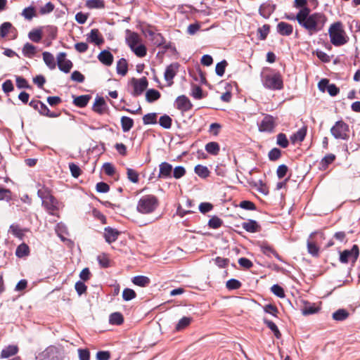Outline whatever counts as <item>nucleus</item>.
I'll return each mask as SVG.
<instances>
[{
    "instance_id": "1",
    "label": "nucleus",
    "mask_w": 360,
    "mask_h": 360,
    "mask_svg": "<svg viewBox=\"0 0 360 360\" xmlns=\"http://www.w3.org/2000/svg\"><path fill=\"white\" fill-rule=\"evenodd\" d=\"M290 20H297L299 25L304 28L309 35L321 32L327 20L326 15L321 12L310 13L309 8L300 10L295 17H287Z\"/></svg>"
},
{
    "instance_id": "2",
    "label": "nucleus",
    "mask_w": 360,
    "mask_h": 360,
    "mask_svg": "<svg viewBox=\"0 0 360 360\" xmlns=\"http://www.w3.org/2000/svg\"><path fill=\"white\" fill-rule=\"evenodd\" d=\"M328 34L330 42L335 46H342L348 41V37L344 30L343 25L340 21L330 25Z\"/></svg>"
},
{
    "instance_id": "3",
    "label": "nucleus",
    "mask_w": 360,
    "mask_h": 360,
    "mask_svg": "<svg viewBox=\"0 0 360 360\" xmlns=\"http://www.w3.org/2000/svg\"><path fill=\"white\" fill-rule=\"evenodd\" d=\"M262 82L264 86L270 90H281L283 88L281 75L272 70L262 73Z\"/></svg>"
},
{
    "instance_id": "4",
    "label": "nucleus",
    "mask_w": 360,
    "mask_h": 360,
    "mask_svg": "<svg viewBox=\"0 0 360 360\" xmlns=\"http://www.w3.org/2000/svg\"><path fill=\"white\" fill-rule=\"evenodd\" d=\"M159 201L153 195L142 196L137 202L136 210L143 214H148L153 212L158 207Z\"/></svg>"
},
{
    "instance_id": "5",
    "label": "nucleus",
    "mask_w": 360,
    "mask_h": 360,
    "mask_svg": "<svg viewBox=\"0 0 360 360\" xmlns=\"http://www.w3.org/2000/svg\"><path fill=\"white\" fill-rule=\"evenodd\" d=\"M349 126L343 121H338L330 129L331 134L339 139L347 140L349 138Z\"/></svg>"
},
{
    "instance_id": "6",
    "label": "nucleus",
    "mask_w": 360,
    "mask_h": 360,
    "mask_svg": "<svg viewBox=\"0 0 360 360\" xmlns=\"http://www.w3.org/2000/svg\"><path fill=\"white\" fill-rule=\"evenodd\" d=\"M359 256V248L354 245L352 249L345 250L340 253V261L342 263L354 262Z\"/></svg>"
},
{
    "instance_id": "7",
    "label": "nucleus",
    "mask_w": 360,
    "mask_h": 360,
    "mask_svg": "<svg viewBox=\"0 0 360 360\" xmlns=\"http://www.w3.org/2000/svg\"><path fill=\"white\" fill-rule=\"evenodd\" d=\"M29 105L34 109L38 110V112L42 115L49 117H56L58 116L56 113L51 112L48 107L40 101L32 100L30 102Z\"/></svg>"
},
{
    "instance_id": "8",
    "label": "nucleus",
    "mask_w": 360,
    "mask_h": 360,
    "mask_svg": "<svg viewBox=\"0 0 360 360\" xmlns=\"http://www.w3.org/2000/svg\"><path fill=\"white\" fill-rule=\"evenodd\" d=\"M56 59L59 70L65 73L70 72L72 68V63L66 58V53L65 52L59 53L57 55Z\"/></svg>"
},
{
    "instance_id": "9",
    "label": "nucleus",
    "mask_w": 360,
    "mask_h": 360,
    "mask_svg": "<svg viewBox=\"0 0 360 360\" xmlns=\"http://www.w3.org/2000/svg\"><path fill=\"white\" fill-rule=\"evenodd\" d=\"M179 64L178 63H173L166 68L164 77L167 81L168 86H172L174 83L173 79L177 74L179 68Z\"/></svg>"
},
{
    "instance_id": "10",
    "label": "nucleus",
    "mask_w": 360,
    "mask_h": 360,
    "mask_svg": "<svg viewBox=\"0 0 360 360\" xmlns=\"http://www.w3.org/2000/svg\"><path fill=\"white\" fill-rule=\"evenodd\" d=\"M275 127V118L270 115H266L259 125V129L260 131L271 132Z\"/></svg>"
},
{
    "instance_id": "11",
    "label": "nucleus",
    "mask_w": 360,
    "mask_h": 360,
    "mask_svg": "<svg viewBox=\"0 0 360 360\" xmlns=\"http://www.w3.org/2000/svg\"><path fill=\"white\" fill-rule=\"evenodd\" d=\"M132 84L134 86V96L141 95L148 86V80L143 77L140 79H132Z\"/></svg>"
},
{
    "instance_id": "12",
    "label": "nucleus",
    "mask_w": 360,
    "mask_h": 360,
    "mask_svg": "<svg viewBox=\"0 0 360 360\" xmlns=\"http://www.w3.org/2000/svg\"><path fill=\"white\" fill-rule=\"evenodd\" d=\"M173 167L167 162H163L159 165L158 177L160 179H170L172 177Z\"/></svg>"
},
{
    "instance_id": "13",
    "label": "nucleus",
    "mask_w": 360,
    "mask_h": 360,
    "mask_svg": "<svg viewBox=\"0 0 360 360\" xmlns=\"http://www.w3.org/2000/svg\"><path fill=\"white\" fill-rule=\"evenodd\" d=\"M175 105L178 110L183 112L188 111L192 108L190 100L185 96H179L175 101Z\"/></svg>"
},
{
    "instance_id": "14",
    "label": "nucleus",
    "mask_w": 360,
    "mask_h": 360,
    "mask_svg": "<svg viewBox=\"0 0 360 360\" xmlns=\"http://www.w3.org/2000/svg\"><path fill=\"white\" fill-rule=\"evenodd\" d=\"M45 357L49 360H63V356L59 349L55 346H50L44 352Z\"/></svg>"
},
{
    "instance_id": "15",
    "label": "nucleus",
    "mask_w": 360,
    "mask_h": 360,
    "mask_svg": "<svg viewBox=\"0 0 360 360\" xmlns=\"http://www.w3.org/2000/svg\"><path fill=\"white\" fill-rule=\"evenodd\" d=\"M87 40L89 42L94 43L97 46H100L104 42V39L98 29H93L86 35Z\"/></svg>"
},
{
    "instance_id": "16",
    "label": "nucleus",
    "mask_w": 360,
    "mask_h": 360,
    "mask_svg": "<svg viewBox=\"0 0 360 360\" xmlns=\"http://www.w3.org/2000/svg\"><path fill=\"white\" fill-rule=\"evenodd\" d=\"M42 205L50 214H55L54 212L57 210L58 201L53 195L42 200Z\"/></svg>"
},
{
    "instance_id": "17",
    "label": "nucleus",
    "mask_w": 360,
    "mask_h": 360,
    "mask_svg": "<svg viewBox=\"0 0 360 360\" xmlns=\"http://www.w3.org/2000/svg\"><path fill=\"white\" fill-rule=\"evenodd\" d=\"M276 5L267 1L262 4L259 9L260 15L264 18H268L271 13L274 11Z\"/></svg>"
},
{
    "instance_id": "18",
    "label": "nucleus",
    "mask_w": 360,
    "mask_h": 360,
    "mask_svg": "<svg viewBox=\"0 0 360 360\" xmlns=\"http://www.w3.org/2000/svg\"><path fill=\"white\" fill-rule=\"evenodd\" d=\"M103 236L105 241L110 244L117 239L119 232L116 229L108 226L105 228Z\"/></svg>"
},
{
    "instance_id": "19",
    "label": "nucleus",
    "mask_w": 360,
    "mask_h": 360,
    "mask_svg": "<svg viewBox=\"0 0 360 360\" xmlns=\"http://www.w3.org/2000/svg\"><path fill=\"white\" fill-rule=\"evenodd\" d=\"M98 59L103 65L110 66L112 64L114 58L110 51L103 50L98 54Z\"/></svg>"
},
{
    "instance_id": "20",
    "label": "nucleus",
    "mask_w": 360,
    "mask_h": 360,
    "mask_svg": "<svg viewBox=\"0 0 360 360\" xmlns=\"http://www.w3.org/2000/svg\"><path fill=\"white\" fill-rule=\"evenodd\" d=\"M93 110L100 115L105 113L107 110V105L103 98H96L93 105Z\"/></svg>"
},
{
    "instance_id": "21",
    "label": "nucleus",
    "mask_w": 360,
    "mask_h": 360,
    "mask_svg": "<svg viewBox=\"0 0 360 360\" xmlns=\"http://www.w3.org/2000/svg\"><path fill=\"white\" fill-rule=\"evenodd\" d=\"M277 31L282 36H289L293 32V27L289 23L280 22L277 25Z\"/></svg>"
},
{
    "instance_id": "22",
    "label": "nucleus",
    "mask_w": 360,
    "mask_h": 360,
    "mask_svg": "<svg viewBox=\"0 0 360 360\" xmlns=\"http://www.w3.org/2000/svg\"><path fill=\"white\" fill-rule=\"evenodd\" d=\"M18 352V347L17 345H8L1 352V358L6 359L14 356Z\"/></svg>"
},
{
    "instance_id": "23",
    "label": "nucleus",
    "mask_w": 360,
    "mask_h": 360,
    "mask_svg": "<svg viewBox=\"0 0 360 360\" xmlns=\"http://www.w3.org/2000/svg\"><path fill=\"white\" fill-rule=\"evenodd\" d=\"M43 60L50 70H54L56 67V63L53 55L48 51H44L42 53Z\"/></svg>"
},
{
    "instance_id": "24",
    "label": "nucleus",
    "mask_w": 360,
    "mask_h": 360,
    "mask_svg": "<svg viewBox=\"0 0 360 360\" xmlns=\"http://www.w3.org/2000/svg\"><path fill=\"white\" fill-rule=\"evenodd\" d=\"M316 234V232L311 233L309 236V238L307 240V249L308 252L314 255H318L319 248L313 241L314 236Z\"/></svg>"
},
{
    "instance_id": "25",
    "label": "nucleus",
    "mask_w": 360,
    "mask_h": 360,
    "mask_svg": "<svg viewBox=\"0 0 360 360\" xmlns=\"http://www.w3.org/2000/svg\"><path fill=\"white\" fill-rule=\"evenodd\" d=\"M306 134L307 129L305 127H302L291 136L290 140L293 143H295L296 142H302L304 139Z\"/></svg>"
},
{
    "instance_id": "26",
    "label": "nucleus",
    "mask_w": 360,
    "mask_h": 360,
    "mask_svg": "<svg viewBox=\"0 0 360 360\" xmlns=\"http://www.w3.org/2000/svg\"><path fill=\"white\" fill-rule=\"evenodd\" d=\"M260 248H261V250L262 252L267 255V256H270L271 255H273L276 258H277L278 259L281 260V257L279 256V255L276 252V251L269 245H268L267 243H262L260 246Z\"/></svg>"
},
{
    "instance_id": "27",
    "label": "nucleus",
    "mask_w": 360,
    "mask_h": 360,
    "mask_svg": "<svg viewBox=\"0 0 360 360\" xmlns=\"http://www.w3.org/2000/svg\"><path fill=\"white\" fill-rule=\"evenodd\" d=\"M128 72V64L124 58H120L117 63V74L124 76Z\"/></svg>"
},
{
    "instance_id": "28",
    "label": "nucleus",
    "mask_w": 360,
    "mask_h": 360,
    "mask_svg": "<svg viewBox=\"0 0 360 360\" xmlns=\"http://www.w3.org/2000/svg\"><path fill=\"white\" fill-rule=\"evenodd\" d=\"M90 98L91 96L89 95L79 96L74 98L73 103L79 108H84L88 104Z\"/></svg>"
},
{
    "instance_id": "29",
    "label": "nucleus",
    "mask_w": 360,
    "mask_h": 360,
    "mask_svg": "<svg viewBox=\"0 0 360 360\" xmlns=\"http://www.w3.org/2000/svg\"><path fill=\"white\" fill-rule=\"evenodd\" d=\"M349 314V312L346 309H340L333 313L332 317L335 321H342L347 319Z\"/></svg>"
},
{
    "instance_id": "30",
    "label": "nucleus",
    "mask_w": 360,
    "mask_h": 360,
    "mask_svg": "<svg viewBox=\"0 0 360 360\" xmlns=\"http://www.w3.org/2000/svg\"><path fill=\"white\" fill-rule=\"evenodd\" d=\"M36 52V47L30 43H26L22 48V53L27 58H32Z\"/></svg>"
},
{
    "instance_id": "31",
    "label": "nucleus",
    "mask_w": 360,
    "mask_h": 360,
    "mask_svg": "<svg viewBox=\"0 0 360 360\" xmlns=\"http://www.w3.org/2000/svg\"><path fill=\"white\" fill-rule=\"evenodd\" d=\"M192 321L191 317L184 316L181 318L175 326L176 331H181L188 327Z\"/></svg>"
},
{
    "instance_id": "32",
    "label": "nucleus",
    "mask_w": 360,
    "mask_h": 360,
    "mask_svg": "<svg viewBox=\"0 0 360 360\" xmlns=\"http://www.w3.org/2000/svg\"><path fill=\"white\" fill-rule=\"evenodd\" d=\"M320 310V308L315 305V304H307L302 309L303 315H310L317 313Z\"/></svg>"
},
{
    "instance_id": "33",
    "label": "nucleus",
    "mask_w": 360,
    "mask_h": 360,
    "mask_svg": "<svg viewBox=\"0 0 360 360\" xmlns=\"http://www.w3.org/2000/svg\"><path fill=\"white\" fill-rule=\"evenodd\" d=\"M160 97V93L155 89H149L146 93V99L148 102L152 103L158 100Z\"/></svg>"
},
{
    "instance_id": "34",
    "label": "nucleus",
    "mask_w": 360,
    "mask_h": 360,
    "mask_svg": "<svg viewBox=\"0 0 360 360\" xmlns=\"http://www.w3.org/2000/svg\"><path fill=\"white\" fill-rule=\"evenodd\" d=\"M121 125L123 131L127 132L133 127L134 121L129 117L123 116L121 118Z\"/></svg>"
},
{
    "instance_id": "35",
    "label": "nucleus",
    "mask_w": 360,
    "mask_h": 360,
    "mask_svg": "<svg viewBox=\"0 0 360 360\" xmlns=\"http://www.w3.org/2000/svg\"><path fill=\"white\" fill-rule=\"evenodd\" d=\"M132 282L136 285L145 287L150 283V279L147 276H136L133 278Z\"/></svg>"
},
{
    "instance_id": "36",
    "label": "nucleus",
    "mask_w": 360,
    "mask_h": 360,
    "mask_svg": "<svg viewBox=\"0 0 360 360\" xmlns=\"http://www.w3.org/2000/svg\"><path fill=\"white\" fill-rule=\"evenodd\" d=\"M242 227L250 233H255L258 231V224L254 220H250L247 222H244L242 224Z\"/></svg>"
},
{
    "instance_id": "37",
    "label": "nucleus",
    "mask_w": 360,
    "mask_h": 360,
    "mask_svg": "<svg viewBox=\"0 0 360 360\" xmlns=\"http://www.w3.org/2000/svg\"><path fill=\"white\" fill-rule=\"evenodd\" d=\"M252 186L259 193L267 195L269 193V188L266 184H264L262 180H259L257 181H255L252 183Z\"/></svg>"
},
{
    "instance_id": "38",
    "label": "nucleus",
    "mask_w": 360,
    "mask_h": 360,
    "mask_svg": "<svg viewBox=\"0 0 360 360\" xmlns=\"http://www.w3.org/2000/svg\"><path fill=\"white\" fill-rule=\"evenodd\" d=\"M205 150L208 153L216 155L219 153L220 148L218 143L212 141L206 144Z\"/></svg>"
},
{
    "instance_id": "39",
    "label": "nucleus",
    "mask_w": 360,
    "mask_h": 360,
    "mask_svg": "<svg viewBox=\"0 0 360 360\" xmlns=\"http://www.w3.org/2000/svg\"><path fill=\"white\" fill-rule=\"evenodd\" d=\"M30 253V249L27 244L22 243L17 248L15 255L18 257H23L27 256Z\"/></svg>"
},
{
    "instance_id": "40",
    "label": "nucleus",
    "mask_w": 360,
    "mask_h": 360,
    "mask_svg": "<svg viewBox=\"0 0 360 360\" xmlns=\"http://www.w3.org/2000/svg\"><path fill=\"white\" fill-rule=\"evenodd\" d=\"M140 41L141 39L139 36L135 32L130 33V34L127 38V44L131 49L139 44Z\"/></svg>"
},
{
    "instance_id": "41",
    "label": "nucleus",
    "mask_w": 360,
    "mask_h": 360,
    "mask_svg": "<svg viewBox=\"0 0 360 360\" xmlns=\"http://www.w3.org/2000/svg\"><path fill=\"white\" fill-rule=\"evenodd\" d=\"M335 160V155L334 154L330 153L326 155L320 162L321 168L322 169H326Z\"/></svg>"
},
{
    "instance_id": "42",
    "label": "nucleus",
    "mask_w": 360,
    "mask_h": 360,
    "mask_svg": "<svg viewBox=\"0 0 360 360\" xmlns=\"http://www.w3.org/2000/svg\"><path fill=\"white\" fill-rule=\"evenodd\" d=\"M264 323L274 333L276 338H280L281 337V333H280L277 326L274 322L266 319H264Z\"/></svg>"
},
{
    "instance_id": "43",
    "label": "nucleus",
    "mask_w": 360,
    "mask_h": 360,
    "mask_svg": "<svg viewBox=\"0 0 360 360\" xmlns=\"http://www.w3.org/2000/svg\"><path fill=\"white\" fill-rule=\"evenodd\" d=\"M109 321L113 325H120L123 323V316L119 312L112 313L110 316Z\"/></svg>"
},
{
    "instance_id": "44",
    "label": "nucleus",
    "mask_w": 360,
    "mask_h": 360,
    "mask_svg": "<svg viewBox=\"0 0 360 360\" xmlns=\"http://www.w3.org/2000/svg\"><path fill=\"white\" fill-rule=\"evenodd\" d=\"M127 175L128 179L131 182H132L134 184H137L139 182V174L134 169L127 168Z\"/></svg>"
},
{
    "instance_id": "45",
    "label": "nucleus",
    "mask_w": 360,
    "mask_h": 360,
    "mask_svg": "<svg viewBox=\"0 0 360 360\" xmlns=\"http://www.w3.org/2000/svg\"><path fill=\"white\" fill-rule=\"evenodd\" d=\"M195 172L202 178H206L210 174V171L207 167L198 165L195 167Z\"/></svg>"
},
{
    "instance_id": "46",
    "label": "nucleus",
    "mask_w": 360,
    "mask_h": 360,
    "mask_svg": "<svg viewBox=\"0 0 360 360\" xmlns=\"http://www.w3.org/2000/svg\"><path fill=\"white\" fill-rule=\"evenodd\" d=\"M144 124H155L157 123V113L151 112L145 115L143 117Z\"/></svg>"
},
{
    "instance_id": "47",
    "label": "nucleus",
    "mask_w": 360,
    "mask_h": 360,
    "mask_svg": "<svg viewBox=\"0 0 360 360\" xmlns=\"http://www.w3.org/2000/svg\"><path fill=\"white\" fill-rule=\"evenodd\" d=\"M138 57H144L146 55V48L143 44H139L131 49Z\"/></svg>"
},
{
    "instance_id": "48",
    "label": "nucleus",
    "mask_w": 360,
    "mask_h": 360,
    "mask_svg": "<svg viewBox=\"0 0 360 360\" xmlns=\"http://www.w3.org/2000/svg\"><path fill=\"white\" fill-rule=\"evenodd\" d=\"M89 8H103L105 6L103 0H88L86 4Z\"/></svg>"
},
{
    "instance_id": "49",
    "label": "nucleus",
    "mask_w": 360,
    "mask_h": 360,
    "mask_svg": "<svg viewBox=\"0 0 360 360\" xmlns=\"http://www.w3.org/2000/svg\"><path fill=\"white\" fill-rule=\"evenodd\" d=\"M223 224V221L217 216H213L208 221V226L211 229H218Z\"/></svg>"
},
{
    "instance_id": "50",
    "label": "nucleus",
    "mask_w": 360,
    "mask_h": 360,
    "mask_svg": "<svg viewBox=\"0 0 360 360\" xmlns=\"http://www.w3.org/2000/svg\"><path fill=\"white\" fill-rule=\"evenodd\" d=\"M159 124L165 129H169L172 126V119L167 115H162L160 117Z\"/></svg>"
},
{
    "instance_id": "51",
    "label": "nucleus",
    "mask_w": 360,
    "mask_h": 360,
    "mask_svg": "<svg viewBox=\"0 0 360 360\" xmlns=\"http://www.w3.org/2000/svg\"><path fill=\"white\" fill-rule=\"evenodd\" d=\"M29 38L34 42H39L42 38V33L40 30H34L30 32Z\"/></svg>"
},
{
    "instance_id": "52",
    "label": "nucleus",
    "mask_w": 360,
    "mask_h": 360,
    "mask_svg": "<svg viewBox=\"0 0 360 360\" xmlns=\"http://www.w3.org/2000/svg\"><path fill=\"white\" fill-rule=\"evenodd\" d=\"M270 26L269 25H264L262 27H259L257 32L259 34V39L264 40L269 33Z\"/></svg>"
},
{
    "instance_id": "53",
    "label": "nucleus",
    "mask_w": 360,
    "mask_h": 360,
    "mask_svg": "<svg viewBox=\"0 0 360 360\" xmlns=\"http://www.w3.org/2000/svg\"><path fill=\"white\" fill-rule=\"evenodd\" d=\"M186 169L183 166H177L172 170V176L176 179L183 177L186 174Z\"/></svg>"
},
{
    "instance_id": "54",
    "label": "nucleus",
    "mask_w": 360,
    "mask_h": 360,
    "mask_svg": "<svg viewBox=\"0 0 360 360\" xmlns=\"http://www.w3.org/2000/svg\"><path fill=\"white\" fill-rule=\"evenodd\" d=\"M242 283L239 281L234 278L229 280L226 283V288L230 290L239 289Z\"/></svg>"
},
{
    "instance_id": "55",
    "label": "nucleus",
    "mask_w": 360,
    "mask_h": 360,
    "mask_svg": "<svg viewBox=\"0 0 360 360\" xmlns=\"http://www.w3.org/2000/svg\"><path fill=\"white\" fill-rule=\"evenodd\" d=\"M136 294L135 291L130 288H125L122 292V298L125 301H129L135 298Z\"/></svg>"
},
{
    "instance_id": "56",
    "label": "nucleus",
    "mask_w": 360,
    "mask_h": 360,
    "mask_svg": "<svg viewBox=\"0 0 360 360\" xmlns=\"http://www.w3.org/2000/svg\"><path fill=\"white\" fill-rule=\"evenodd\" d=\"M35 10L32 6H30L23 9L22 15L27 20H31L35 16Z\"/></svg>"
},
{
    "instance_id": "57",
    "label": "nucleus",
    "mask_w": 360,
    "mask_h": 360,
    "mask_svg": "<svg viewBox=\"0 0 360 360\" xmlns=\"http://www.w3.org/2000/svg\"><path fill=\"white\" fill-rule=\"evenodd\" d=\"M227 66V62L224 60L216 65L215 71L218 76H223L225 72L226 67Z\"/></svg>"
},
{
    "instance_id": "58",
    "label": "nucleus",
    "mask_w": 360,
    "mask_h": 360,
    "mask_svg": "<svg viewBox=\"0 0 360 360\" xmlns=\"http://www.w3.org/2000/svg\"><path fill=\"white\" fill-rule=\"evenodd\" d=\"M277 144L281 147L285 148L288 146V140L285 134L280 133L277 136Z\"/></svg>"
},
{
    "instance_id": "59",
    "label": "nucleus",
    "mask_w": 360,
    "mask_h": 360,
    "mask_svg": "<svg viewBox=\"0 0 360 360\" xmlns=\"http://www.w3.org/2000/svg\"><path fill=\"white\" fill-rule=\"evenodd\" d=\"M11 27H12V24L11 22H4L0 26V36L1 37H5L9 32Z\"/></svg>"
},
{
    "instance_id": "60",
    "label": "nucleus",
    "mask_w": 360,
    "mask_h": 360,
    "mask_svg": "<svg viewBox=\"0 0 360 360\" xmlns=\"http://www.w3.org/2000/svg\"><path fill=\"white\" fill-rule=\"evenodd\" d=\"M281 155V150L277 148H274L271 149L268 154L269 158L271 161L277 160L278 159L280 158Z\"/></svg>"
},
{
    "instance_id": "61",
    "label": "nucleus",
    "mask_w": 360,
    "mask_h": 360,
    "mask_svg": "<svg viewBox=\"0 0 360 360\" xmlns=\"http://www.w3.org/2000/svg\"><path fill=\"white\" fill-rule=\"evenodd\" d=\"M215 264L219 268H226L229 263V259L227 258H223L221 257H217L214 259Z\"/></svg>"
},
{
    "instance_id": "62",
    "label": "nucleus",
    "mask_w": 360,
    "mask_h": 360,
    "mask_svg": "<svg viewBox=\"0 0 360 360\" xmlns=\"http://www.w3.org/2000/svg\"><path fill=\"white\" fill-rule=\"evenodd\" d=\"M271 292L278 297H284L285 293L282 287L280 285L275 284L271 287Z\"/></svg>"
},
{
    "instance_id": "63",
    "label": "nucleus",
    "mask_w": 360,
    "mask_h": 360,
    "mask_svg": "<svg viewBox=\"0 0 360 360\" xmlns=\"http://www.w3.org/2000/svg\"><path fill=\"white\" fill-rule=\"evenodd\" d=\"M240 207L247 210H256L255 205L249 200H243L240 202Z\"/></svg>"
},
{
    "instance_id": "64",
    "label": "nucleus",
    "mask_w": 360,
    "mask_h": 360,
    "mask_svg": "<svg viewBox=\"0 0 360 360\" xmlns=\"http://www.w3.org/2000/svg\"><path fill=\"white\" fill-rule=\"evenodd\" d=\"M78 354L79 360H89L90 352L87 349H79Z\"/></svg>"
}]
</instances>
